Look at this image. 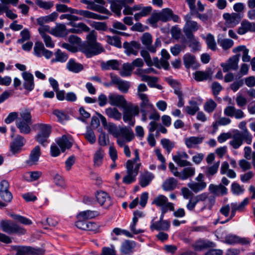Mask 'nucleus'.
Wrapping results in <instances>:
<instances>
[{"label":"nucleus","mask_w":255,"mask_h":255,"mask_svg":"<svg viewBox=\"0 0 255 255\" xmlns=\"http://www.w3.org/2000/svg\"><path fill=\"white\" fill-rule=\"evenodd\" d=\"M81 51L88 58L104 51L103 47L97 42V32L95 30H92L87 35V42L82 46Z\"/></svg>","instance_id":"nucleus-1"},{"label":"nucleus","mask_w":255,"mask_h":255,"mask_svg":"<svg viewBox=\"0 0 255 255\" xmlns=\"http://www.w3.org/2000/svg\"><path fill=\"white\" fill-rule=\"evenodd\" d=\"M135 157L133 159L128 160L126 162V168L127 175L123 179V183L129 184L136 180L141 163L137 149L134 150Z\"/></svg>","instance_id":"nucleus-2"},{"label":"nucleus","mask_w":255,"mask_h":255,"mask_svg":"<svg viewBox=\"0 0 255 255\" xmlns=\"http://www.w3.org/2000/svg\"><path fill=\"white\" fill-rule=\"evenodd\" d=\"M239 127L243 131H238L235 133L232 139L229 142V144L235 149H238L243 144L244 141L248 144H251L252 142L253 136L247 128L246 122H241Z\"/></svg>","instance_id":"nucleus-3"},{"label":"nucleus","mask_w":255,"mask_h":255,"mask_svg":"<svg viewBox=\"0 0 255 255\" xmlns=\"http://www.w3.org/2000/svg\"><path fill=\"white\" fill-rule=\"evenodd\" d=\"M31 124V116L30 112L25 110L19 112V117L16 120V125L21 133H30L31 131L30 126Z\"/></svg>","instance_id":"nucleus-4"},{"label":"nucleus","mask_w":255,"mask_h":255,"mask_svg":"<svg viewBox=\"0 0 255 255\" xmlns=\"http://www.w3.org/2000/svg\"><path fill=\"white\" fill-rule=\"evenodd\" d=\"M123 120L129 125L133 126L135 123L134 117L139 114V109L137 105L129 103L123 108Z\"/></svg>","instance_id":"nucleus-5"},{"label":"nucleus","mask_w":255,"mask_h":255,"mask_svg":"<svg viewBox=\"0 0 255 255\" xmlns=\"http://www.w3.org/2000/svg\"><path fill=\"white\" fill-rule=\"evenodd\" d=\"M2 230L8 234H16L19 235L26 233V230L17 224L11 223L8 220H2L0 222Z\"/></svg>","instance_id":"nucleus-6"},{"label":"nucleus","mask_w":255,"mask_h":255,"mask_svg":"<svg viewBox=\"0 0 255 255\" xmlns=\"http://www.w3.org/2000/svg\"><path fill=\"white\" fill-rule=\"evenodd\" d=\"M142 43L151 53H155L156 49L161 46V40L160 38L155 39L154 44H152V37L151 35L147 32L144 33L140 38Z\"/></svg>","instance_id":"nucleus-7"},{"label":"nucleus","mask_w":255,"mask_h":255,"mask_svg":"<svg viewBox=\"0 0 255 255\" xmlns=\"http://www.w3.org/2000/svg\"><path fill=\"white\" fill-rule=\"evenodd\" d=\"M113 135L119 138L122 137L127 141H130L134 137L133 131L129 128L124 127H118L113 125Z\"/></svg>","instance_id":"nucleus-8"},{"label":"nucleus","mask_w":255,"mask_h":255,"mask_svg":"<svg viewBox=\"0 0 255 255\" xmlns=\"http://www.w3.org/2000/svg\"><path fill=\"white\" fill-rule=\"evenodd\" d=\"M191 14H187L184 16L186 23L183 27V32L186 36H192L194 35L193 32L197 31L199 29L198 23L196 21L191 20Z\"/></svg>","instance_id":"nucleus-9"},{"label":"nucleus","mask_w":255,"mask_h":255,"mask_svg":"<svg viewBox=\"0 0 255 255\" xmlns=\"http://www.w3.org/2000/svg\"><path fill=\"white\" fill-rule=\"evenodd\" d=\"M152 204L160 207L161 210L163 208L169 210L170 211H173L174 210V204L169 202L168 198L163 195H159L154 198Z\"/></svg>","instance_id":"nucleus-10"},{"label":"nucleus","mask_w":255,"mask_h":255,"mask_svg":"<svg viewBox=\"0 0 255 255\" xmlns=\"http://www.w3.org/2000/svg\"><path fill=\"white\" fill-rule=\"evenodd\" d=\"M123 47L125 49V53L127 56L133 55L136 56L138 53V50L141 48L140 44L135 41H131L129 42H125L123 43Z\"/></svg>","instance_id":"nucleus-11"},{"label":"nucleus","mask_w":255,"mask_h":255,"mask_svg":"<svg viewBox=\"0 0 255 255\" xmlns=\"http://www.w3.org/2000/svg\"><path fill=\"white\" fill-rule=\"evenodd\" d=\"M240 55H234L230 58L226 63H222L221 66L224 72L230 70H237L238 68Z\"/></svg>","instance_id":"nucleus-12"},{"label":"nucleus","mask_w":255,"mask_h":255,"mask_svg":"<svg viewBox=\"0 0 255 255\" xmlns=\"http://www.w3.org/2000/svg\"><path fill=\"white\" fill-rule=\"evenodd\" d=\"M21 76L23 80V88L29 92L32 91L35 87L33 75L29 72L25 71L21 73Z\"/></svg>","instance_id":"nucleus-13"},{"label":"nucleus","mask_w":255,"mask_h":255,"mask_svg":"<svg viewBox=\"0 0 255 255\" xmlns=\"http://www.w3.org/2000/svg\"><path fill=\"white\" fill-rule=\"evenodd\" d=\"M155 218L154 217L151 221L150 229L151 231H168L170 227V223L168 220L165 221H154Z\"/></svg>","instance_id":"nucleus-14"},{"label":"nucleus","mask_w":255,"mask_h":255,"mask_svg":"<svg viewBox=\"0 0 255 255\" xmlns=\"http://www.w3.org/2000/svg\"><path fill=\"white\" fill-rule=\"evenodd\" d=\"M87 4L88 9L97 11L101 13H106L107 10L103 6L104 1H83Z\"/></svg>","instance_id":"nucleus-15"},{"label":"nucleus","mask_w":255,"mask_h":255,"mask_svg":"<svg viewBox=\"0 0 255 255\" xmlns=\"http://www.w3.org/2000/svg\"><path fill=\"white\" fill-rule=\"evenodd\" d=\"M223 17L229 26L234 27L239 23L242 18V15L240 13H237L231 14L226 13L223 14Z\"/></svg>","instance_id":"nucleus-16"},{"label":"nucleus","mask_w":255,"mask_h":255,"mask_svg":"<svg viewBox=\"0 0 255 255\" xmlns=\"http://www.w3.org/2000/svg\"><path fill=\"white\" fill-rule=\"evenodd\" d=\"M113 84L123 93H127L130 87L129 82L124 81L117 76H113Z\"/></svg>","instance_id":"nucleus-17"},{"label":"nucleus","mask_w":255,"mask_h":255,"mask_svg":"<svg viewBox=\"0 0 255 255\" xmlns=\"http://www.w3.org/2000/svg\"><path fill=\"white\" fill-rule=\"evenodd\" d=\"M209 192L216 196H224L228 194V189L222 184H211L209 186Z\"/></svg>","instance_id":"nucleus-18"},{"label":"nucleus","mask_w":255,"mask_h":255,"mask_svg":"<svg viewBox=\"0 0 255 255\" xmlns=\"http://www.w3.org/2000/svg\"><path fill=\"white\" fill-rule=\"evenodd\" d=\"M224 243L229 245L236 244L247 245L250 243V241L245 238H240L234 235H229L226 236Z\"/></svg>","instance_id":"nucleus-19"},{"label":"nucleus","mask_w":255,"mask_h":255,"mask_svg":"<svg viewBox=\"0 0 255 255\" xmlns=\"http://www.w3.org/2000/svg\"><path fill=\"white\" fill-rule=\"evenodd\" d=\"M24 143L25 140L24 138L20 135H17L10 143V151L13 154L19 152Z\"/></svg>","instance_id":"nucleus-20"},{"label":"nucleus","mask_w":255,"mask_h":255,"mask_svg":"<svg viewBox=\"0 0 255 255\" xmlns=\"http://www.w3.org/2000/svg\"><path fill=\"white\" fill-rule=\"evenodd\" d=\"M40 148L39 146H36L31 151L28 160L26 161V163L29 165L32 166L37 163L39 158L40 156Z\"/></svg>","instance_id":"nucleus-21"},{"label":"nucleus","mask_w":255,"mask_h":255,"mask_svg":"<svg viewBox=\"0 0 255 255\" xmlns=\"http://www.w3.org/2000/svg\"><path fill=\"white\" fill-rule=\"evenodd\" d=\"M204 139L202 136H190L185 139V144L189 148H196L203 142Z\"/></svg>","instance_id":"nucleus-22"},{"label":"nucleus","mask_w":255,"mask_h":255,"mask_svg":"<svg viewBox=\"0 0 255 255\" xmlns=\"http://www.w3.org/2000/svg\"><path fill=\"white\" fill-rule=\"evenodd\" d=\"M248 31L255 32V23L247 20H243L241 23V27L238 29V33L243 35Z\"/></svg>","instance_id":"nucleus-23"},{"label":"nucleus","mask_w":255,"mask_h":255,"mask_svg":"<svg viewBox=\"0 0 255 255\" xmlns=\"http://www.w3.org/2000/svg\"><path fill=\"white\" fill-rule=\"evenodd\" d=\"M213 72L211 68L206 69L205 71H198L194 74V78L197 81H202L207 79H211Z\"/></svg>","instance_id":"nucleus-24"},{"label":"nucleus","mask_w":255,"mask_h":255,"mask_svg":"<svg viewBox=\"0 0 255 255\" xmlns=\"http://www.w3.org/2000/svg\"><path fill=\"white\" fill-rule=\"evenodd\" d=\"M187 186L195 193L203 191L207 187L205 182H198L192 181L187 184Z\"/></svg>","instance_id":"nucleus-25"},{"label":"nucleus","mask_w":255,"mask_h":255,"mask_svg":"<svg viewBox=\"0 0 255 255\" xmlns=\"http://www.w3.org/2000/svg\"><path fill=\"white\" fill-rule=\"evenodd\" d=\"M136 246V243L130 240H126L122 243L121 251L125 255H129L133 252V249Z\"/></svg>","instance_id":"nucleus-26"},{"label":"nucleus","mask_w":255,"mask_h":255,"mask_svg":"<svg viewBox=\"0 0 255 255\" xmlns=\"http://www.w3.org/2000/svg\"><path fill=\"white\" fill-rule=\"evenodd\" d=\"M51 34L57 37H64L68 34L67 29L64 24H58L52 28Z\"/></svg>","instance_id":"nucleus-27"},{"label":"nucleus","mask_w":255,"mask_h":255,"mask_svg":"<svg viewBox=\"0 0 255 255\" xmlns=\"http://www.w3.org/2000/svg\"><path fill=\"white\" fill-rule=\"evenodd\" d=\"M154 178V175L150 172H145L141 173L139 178V184L142 187L148 185Z\"/></svg>","instance_id":"nucleus-28"},{"label":"nucleus","mask_w":255,"mask_h":255,"mask_svg":"<svg viewBox=\"0 0 255 255\" xmlns=\"http://www.w3.org/2000/svg\"><path fill=\"white\" fill-rule=\"evenodd\" d=\"M184 64L186 68L190 67L196 68L197 67L195 56L190 53L185 54L183 57Z\"/></svg>","instance_id":"nucleus-29"},{"label":"nucleus","mask_w":255,"mask_h":255,"mask_svg":"<svg viewBox=\"0 0 255 255\" xmlns=\"http://www.w3.org/2000/svg\"><path fill=\"white\" fill-rule=\"evenodd\" d=\"M57 144L60 146L62 151L64 152L66 149L70 148L72 143L68 137L65 135H62L61 137L56 140Z\"/></svg>","instance_id":"nucleus-30"},{"label":"nucleus","mask_w":255,"mask_h":255,"mask_svg":"<svg viewBox=\"0 0 255 255\" xmlns=\"http://www.w3.org/2000/svg\"><path fill=\"white\" fill-rule=\"evenodd\" d=\"M99 213L96 211L86 210L80 212L77 217L79 220H86L91 219L98 216Z\"/></svg>","instance_id":"nucleus-31"},{"label":"nucleus","mask_w":255,"mask_h":255,"mask_svg":"<svg viewBox=\"0 0 255 255\" xmlns=\"http://www.w3.org/2000/svg\"><path fill=\"white\" fill-rule=\"evenodd\" d=\"M139 98L141 101L139 105L140 110L149 111L150 109H153L154 106L150 102L147 95L140 94Z\"/></svg>","instance_id":"nucleus-32"},{"label":"nucleus","mask_w":255,"mask_h":255,"mask_svg":"<svg viewBox=\"0 0 255 255\" xmlns=\"http://www.w3.org/2000/svg\"><path fill=\"white\" fill-rule=\"evenodd\" d=\"M177 180L173 177L166 179L162 184V188L164 190L169 191L176 188L177 185Z\"/></svg>","instance_id":"nucleus-33"},{"label":"nucleus","mask_w":255,"mask_h":255,"mask_svg":"<svg viewBox=\"0 0 255 255\" xmlns=\"http://www.w3.org/2000/svg\"><path fill=\"white\" fill-rule=\"evenodd\" d=\"M42 175V172L38 171H29L23 175V178L28 182H33L38 180Z\"/></svg>","instance_id":"nucleus-34"},{"label":"nucleus","mask_w":255,"mask_h":255,"mask_svg":"<svg viewBox=\"0 0 255 255\" xmlns=\"http://www.w3.org/2000/svg\"><path fill=\"white\" fill-rule=\"evenodd\" d=\"M67 68L69 71L77 73L83 69V66L82 64L76 62V61L71 59L67 63Z\"/></svg>","instance_id":"nucleus-35"},{"label":"nucleus","mask_w":255,"mask_h":255,"mask_svg":"<svg viewBox=\"0 0 255 255\" xmlns=\"http://www.w3.org/2000/svg\"><path fill=\"white\" fill-rule=\"evenodd\" d=\"M37 254V250L30 247H21L16 249L15 255H34Z\"/></svg>","instance_id":"nucleus-36"},{"label":"nucleus","mask_w":255,"mask_h":255,"mask_svg":"<svg viewBox=\"0 0 255 255\" xmlns=\"http://www.w3.org/2000/svg\"><path fill=\"white\" fill-rule=\"evenodd\" d=\"M128 104L122 95L113 94V106L123 108Z\"/></svg>","instance_id":"nucleus-37"},{"label":"nucleus","mask_w":255,"mask_h":255,"mask_svg":"<svg viewBox=\"0 0 255 255\" xmlns=\"http://www.w3.org/2000/svg\"><path fill=\"white\" fill-rule=\"evenodd\" d=\"M161 58L160 59V64L161 67L165 70H167L169 67V64L168 60L169 59L170 56L167 51L163 49L161 51Z\"/></svg>","instance_id":"nucleus-38"},{"label":"nucleus","mask_w":255,"mask_h":255,"mask_svg":"<svg viewBox=\"0 0 255 255\" xmlns=\"http://www.w3.org/2000/svg\"><path fill=\"white\" fill-rule=\"evenodd\" d=\"M73 27L67 30L68 34L70 32L79 33L82 31H88L90 28L84 23L80 22L77 24H74Z\"/></svg>","instance_id":"nucleus-39"},{"label":"nucleus","mask_w":255,"mask_h":255,"mask_svg":"<svg viewBox=\"0 0 255 255\" xmlns=\"http://www.w3.org/2000/svg\"><path fill=\"white\" fill-rule=\"evenodd\" d=\"M186 37L188 39L189 47L191 48L192 52H195L200 50L201 46L200 42L195 37L194 35L186 36Z\"/></svg>","instance_id":"nucleus-40"},{"label":"nucleus","mask_w":255,"mask_h":255,"mask_svg":"<svg viewBox=\"0 0 255 255\" xmlns=\"http://www.w3.org/2000/svg\"><path fill=\"white\" fill-rule=\"evenodd\" d=\"M35 127L38 130V133L49 136L51 131V126L50 125L37 124L35 125Z\"/></svg>","instance_id":"nucleus-41"},{"label":"nucleus","mask_w":255,"mask_h":255,"mask_svg":"<svg viewBox=\"0 0 255 255\" xmlns=\"http://www.w3.org/2000/svg\"><path fill=\"white\" fill-rule=\"evenodd\" d=\"M189 103L190 106H186L184 110L188 115H194L199 110L197 103L195 101H190Z\"/></svg>","instance_id":"nucleus-42"},{"label":"nucleus","mask_w":255,"mask_h":255,"mask_svg":"<svg viewBox=\"0 0 255 255\" xmlns=\"http://www.w3.org/2000/svg\"><path fill=\"white\" fill-rule=\"evenodd\" d=\"M96 197L98 202L102 206L104 205L106 202H109L110 204L111 203L110 197L107 193L104 191H98L96 194Z\"/></svg>","instance_id":"nucleus-43"},{"label":"nucleus","mask_w":255,"mask_h":255,"mask_svg":"<svg viewBox=\"0 0 255 255\" xmlns=\"http://www.w3.org/2000/svg\"><path fill=\"white\" fill-rule=\"evenodd\" d=\"M195 173V168L194 167H188L184 168L181 172L180 179L186 180L192 177Z\"/></svg>","instance_id":"nucleus-44"},{"label":"nucleus","mask_w":255,"mask_h":255,"mask_svg":"<svg viewBox=\"0 0 255 255\" xmlns=\"http://www.w3.org/2000/svg\"><path fill=\"white\" fill-rule=\"evenodd\" d=\"M55 57L54 59L51 60V62H60L63 63L65 62L68 58V55L60 49H58L55 52Z\"/></svg>","instance_id":"nucleus-45"},{"label":"nucleus","mask_w":255,"mask_h":255,"mask_svg":"<svg viewBox=\"0 0 255 255\" xmlns=\"http://www.w3.org/2000/svg\"><path fill=\"white\" fill-rule=\"evenodd\" d=\"M133 69L134 68L131 63H124L123 65V69L120 71V74L123 77L129 76Z\"/></svg>","instance_id":"nucleus-46"},{"label":"nucleus","mask_w":255,"mask_h":255,"mask_svg":"<svg viewBox=\"0 0 255 255\" xmlns=\"http://www.w3.org/2000/svg\"><path fill=\"white\" fill-rule=\"evenodd\" d=\"M103 155L104 151L101 148L95 152L94 156V162L95 166L98 167L102 164Z\"/></svg>","instance_id":"nucleus-47"},{"label":"nucleus","mask_w":255,"mask_h":255,"mask_svg":"<svg viewBox=\"0 0 255 255\" xmlns=\"http://www.w3.org/2000/svg\"><path fill=\"white\" fill-rule=\"evenodd\" d=\"M218 44L224 49L227 50L233 46L234 42L230 39H218Z\"/></svg>","instance_id":"nucleus-48"},{"label":"nucleus","mask_w":255,"mask_h":255,"mask_svg":"<svg viewBox=\"0 0 255 255\" xmlns=\"http://www.w3.org/2000/svg\"><path fill=\"white\" fill-rule=\"evenodd\" d=\"M217 104L212 99L207 100L204 104V109L209 113L213 112L217 107Z\"/></svg>","instance_id":"nucleus-49"},{"label":"nucleus","mask_w":255,"mask_h":255,"mask_svg":"<svg viewBox=\"0 0 255 255\" xmlns=\"http://www.w3.org/2000/svg\"><path fill=\"white\" fill-rule=\"evenodd\" d=\"M45 48L43 44L41 42H36L33 48L34 54L37 57H41Z\"/></svg>","instance_id":"nucleus-50"},{"label":"nucleus","mask_w":255,"mask_h":255,"mask_svg":"<svg viewBox=\"0 0 255 255\" xmlns=\"http://www.w3.org/2000/svg\"><path fill=\"white\" fill-rule=\"evenodd\" d=\"M219 165L220 161H219L215 163L213 165L207 167L205 171L206 176L209 177L216 174L218 170Z\"/></svg>","instance_id":"nucleus-51"},{"label":"nucleus","mask_w":255,"mask_h":255,"mask_svg":"<svg viewBox=\"0 0 255 255\" xmlns=\"http://www.w3.org/2000/svg\"><path fill=\"white\" fill-rule=\"evenodd\" d=\"M245 189L243 186H241L237 182H233L231 185V191L236 195H239L244 193Z\"/></svg>","instance_id":"nucleus-52"},{"label":"nucleus","mask_w":255,"mask_h":255,"mask_svg":"<svg viewBox=\"0 0 255 255\" xmlns=\"http://www.w3.org/2000/svg\"><path fill=\"white\" fill-rule=\"evenodd\" d=\"M171 13V9L169 8H165L162 9V10L160 12L158 13L160 20L163 22H166L170 20Z\"/></svg>","instance_id":"nucleus-53"},{"label":"nucleus","mask_w":255,"mask_h":255,"mask_svg":"<svg viewBox=\"0 0 255 255\" xmlns=\"http://www.w3.org/2000/svg\"><path fill=\"white\" fill-rule=\"evenodd\" d=\"M206 42L209 49L213 51L216 49V43L213 35L210 33L208 34L206 36Z\"/></svg>","instance_id":"nucleus-54"},{"label":"nucleus","mask_w":255,"mask_h":255,"mask_svg":"<svg viewBox=\"0 0 255 255\" xmlns=\"http://www.w3.org/2000/svg\"><path fill=\"white\" fill-rule=\"evenodd\" d=\"M161 144L167 152L169 153L172 148L174 147V143L167 138H163L161 140Z\"/></svg>","instance_id":"nucleus-55"},{"label":"nucleus","mask_w":255,"mask_h":255,"mask_svg":"<svg viewBox=\"0 0 255 255\" xmlns=\"http://www.w3.org/2000/svg\"><path fill=\"white\" fill-rule=\"evenodd\" d=\"M17 1H1L0 3V15L3 12H6L9 7V4L11 3L13 6H16Z\"/></svg>","instance_id":"nucleus-56"},{"label":"nucleus","mask_w":255,"mask_h":255,"mask_svg":"<svg viewBox=\"0 0 255 255\" xmlns=\"http://www.w3.org/2000/svg\"><path fill=\"white\" fill-rule=\"evenodd\" d=\"M11 217L14 220L19 222L20 223L24 225H29L32 224V221L20 215L14 214L11 215Z\"/></svg>","instance_id":"nucleus-57"},{"label":"nucleus","mask_w":255,"mask_h":255,"mask_svg":"<svg viewBox=\"0 0 255 255\" xmlns=\"http://www.w3.org/2000/svg\"><path fill=\"white\" fill-rule=\"evenodd\" d=\"M86 139L91 144L96 142V137L94 131L91 129H88L85 134Z\"/></svg>","instance_id":"nucleus-58"},{"label":"nucleus","mask_w":255,"mask_h":255,"mask_svg":"<svg viewBox=\"0 0 255 255\" xmlns=\"http://www.w3.org/2000/svg\"><path fill=\"white\" fill-rule=\"evenodd\" d=\"M140 55L143 58L147 66H151L153 65V63L148 51L142 50L140 51Z\"/></svg>","instance_id":"nucleus-59"},{"label":"nucleus","mask_w":255,"mask_h":255,"mask_svg":"<svg viewBox=\"0 0 255 255\" xmlns=\"http://www.w3.org/2000/svg\"><path fill=\"white\" fill-rule=\"evenodd\" d=\"M215 203V197L214 195L208 196V198L206 200L203 209L208 208L211 209Z\"/></svg>","instance_id":"nucleus-60"},{"label":"nucleus","mask_w":255,"mask_h":255,"mask_svg":"<svg viewBox=\"0 0 255 255\" xmlns=\"http://www.w3.org/2000/svg\"><path fill=\"white\" fill-rule=\"evenodd\" d=\"M53 113L57 117L58 121L60 122H63V121L68 119V116L64 112L58 110H55Z\"/></svg>","instance_id":"nucleus-61"},{"label":"nucleus","mask_w":255,"mask_h":255,"mask_svg":"<svg viewBox=\"0 0 255 255\" xmlns=\"http://www.w3.org/2000/svg\"><path fill=\"white\" fill-rule=\"evenodd\" d=\"M185 48L184 45L175 44L170 48V52L174 56L178 55Z\"/></svg>","instance_id":"nucleus-62"},{"label":"nucleus","mask_w":255,"mask_h":255,"mask_svg":"<svg viewBox=\"0 0 255 255\" xmlns=\"http://www.w3.org/2000/svg\"><path fill=\"white\" fill-rule=\"evenodd\" d=\"M49 136L37 133L35 136V139L40 144L45 146L48 142Z\"/></svg>","instance_id":"nucleus-63"},{"label":"nucleus","mask_w":255,"mask_h":255,"mask_svg":"<svg viewBox=\"0 0 255 255\" xmlns=\"http://www.w3.org/2000/svg\"><path fill=\"white\" fill-rule=\"evenodd\" d=\"M36 4L45 9H48L53 6V3L50 1H36Z\"/></svg>","instance_id":"nucleus-64"}]
</instances>
